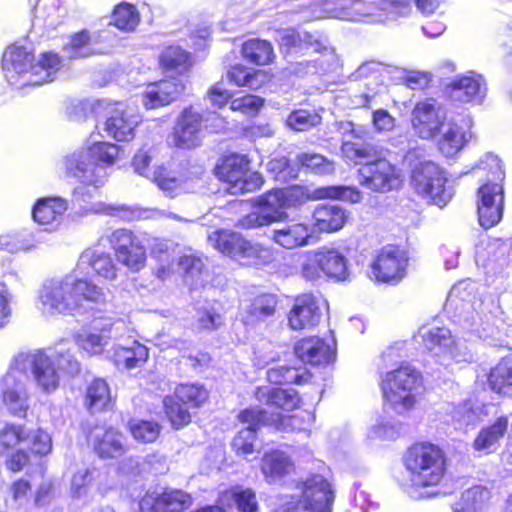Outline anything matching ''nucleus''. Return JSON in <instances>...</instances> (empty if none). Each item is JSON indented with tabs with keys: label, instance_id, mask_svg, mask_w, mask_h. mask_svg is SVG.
I'll use <instances>...</instances> for the list:
<instances>
[{
	"label": "nucleus",
	"instance_id": "1",
	"mask_svg": "<svg viewBox=\"0 0 512 512\" xmlns=\"http://www.w3.org/2000/svg\"><path fill=\"white\" fill-rule=\"evenodd\" d=\"M90 304L103 306L106 313L115 312L103 288L74 272L45 279L37 292V307L45 316L84 315L92 308Z\"/></svg>",
	"mask_w": 512,
	"mask_h": 512
},
{
	"label": "nucleus",
	"instance_id": "2",
	"mask_svg": "<svg viewBox=\"0 0 512 512\" xmlns=\"http://www.w3.org/2000/svg\"><path fill=\"white\" fill-rule=\"evenodd\" d=\"M417 10L424 16L433 14L439 0H413ZM411 0H325L301 11V21L321 18H336L347 21H383L380 10L390 9L403 15L409 10Z\"/></svg>",
	"mask_w": 512,
	"mask_h": 512
},
{
	"label": "nucleus",
	"instance_id": "3",
	"mask_svg": "<svg viewBox=\"0 0 512 512\" xmlns=\"http://www.w3.org/2000/svg\"><path fill=\"white\" fill-rule=\"evenodd\" d=\"M119 151L118 145L90 138L83 146L61 159L59 169L80 183L73 190L75 197L83 201L92 198L90 187L96 190L104 185L105 167L116 162Z\"/></svg>",
	"mask_w": 512,
	"mask_h": 512
},
{
	"label": "nucleus",
	"instance_id": "4",
	"mask_svg": "<svg viewBox=\"0 0 512 512\" xmlns=\"http://www.w3.org/2000/svg\"><path fill=\"white\" fill-rule=\"evenodd\" d=\"M404 487L414 499L428 498V488L438 486L446 474L444 451L431 443H416L403 456Z\"/></svg>",
	"mask_w": 512,
	"mask_h": 512
},
{
	"label": "nucleus",
	"instance_id": "5",
	"mask_svg": "<svg viewBox=\"0 0 512 512\" xmlns=\"http://www.w3.org/2000/svg\"><path fill=\"white\" fill-rule=\"evenodd\" d=\"M14 369L26 375L31 372L36 386L44 393L56 391L60 385L58 369L73 376L79 373L80 364L75 357L63 348L48 354L43 350L20 352L12 359Z\"/></svg>",
	"mask_w": 512,
	"mask_h": 512
},
{
	"label": "nucleus",
	"instance_id": "6",
	"mask_svg": "<svg viewBox=\"0 0 512 512\" xmlns=\"http://www.w3.org/2000/svg\"><path fill=\"white\" fill-rule=\"evenodd\" d=\"M472 170L486 172V181L477 191V213L479 224L488 229L498 224L503 216L504 188L502 182L505 173L501 160L492 154L485 155Z\"/></svg>",
	"mask_w": 512,
	"mask_h": 512
},
{
	"label": "nucleus",
	"instance_id": "7",
	"mask_svg": "<svg viewBox=\"0 0 512 512\" xmlns=\"http://www.w3.org/2000/svg\"><path fill=\"white\" fill-rule=\"evenodd\" d=\"M34 57L23 47H9L2 59V66L9 80L13 79V74L26 75L27 84L40 85L53 81L54 75L61 67V59L52 52L43 53L39 60L32 64Z\"/></svg>",
	"mask_w": 512,
	"mask_h": 512
},
{
	"label": "nucleus",
	"instance_id": "8",
	"mask_svg": "<svg viewBox=\"0 0 512 512\" xmlns=\"http://www.w3.org/2000/svg\"><path fill=\"white\" fill-rule=\"evenodd\" d=\"M423 389L421 373L410 365H403L387 372L382 381L384 399L398 414H404L414 408Z\"/></svg>",
	"mask_w": 512,
	"mask_h": 512
},
{
	"label": "nucleus",
	"instance_id": "9",
	"mask_svg": "<svg viewBox=\"0 0 512 512\" xmlns=\"http://www.w3.org/2000/svg\"><path fill=\"white\" fill-rule=\"evenodd\" d=\"M300 275L306 281L316 282L323 276L345 281L349 277V261L342 251L322 246L301 254Z\"/></svg>",
	"mask_w": 512,
	"mask_h": 512
},
{
	"label": "nucleus",
	"instance_id": "10",
	"mask_svg": "<svg viewBox=\"0 0 512 512\" xmlns=\"http://www.w3.org/2000/svg\"><path fill=\"white\" fill-rule=\"evenodd\" d=\"M334 493L328 481L315 475L304 482L301 495L292 496L290 501L272 512H330Z\"/></svg>",
	"mask_w": 512,
	"mask_h": 512
},
{
	"label": "nucleus",
	"instance_id": "11",
	"mask_svg": "<svg viewBox=\"0 0 512 512\" xmlns=\"http://www.w3.org/2000/svg\"><path fill=\"white\" fill-rule=\"evenodd\" d=\"M157 154L154 146L145 145L139 149L133 157L132 166L134 171L151 180L168 197L174 198L187 191L184 179L176 177L163 165L150 167L151 162Z\"/></svg>",
	"mask_w": 512,
	"mask_h": 512
},
{
	"label": "nucleus",
	"instance_id": "12",
	"mask_svg": "<svg viewBox=\"0 0 512 512\" xmlns=\"http://www.w3.org/2000/svg\"><path fill=\"white\" fill-rule=\"evenodd\" d=\"M446 182L445 173L432 161L419 162L412 169L411 185L415 192L439 207L452 198Z\"/></svg>",
	"mask_w": 512,
	"mask_h": 512
},
{
	"label": "nucleus",
	"instance_id": "13",
	"mask_svg": "<svg viewBox=\"0 0 512 512\" xmlns=\"http://www.w3.org/2000/svg\"><path fill=\"white\" fill-rule=\"evenodd\" d=\"M248 166L246 156L233 154L225 157L216 167V174L230 185L228 190L231 193L252 192L262 186L263 178L258 172H249Z\"/></svg>",
	"mask_w": 512,
	"mask_h": 512
},
{
	"label": "nucleus",
	"instance_id": "14",
	"mask_svg": "<svg viewBox=\"0 0 512 512\" xmlns=\"http://www.w3.org/2000/svg\"><path fill=\"white\" fill-rule=\"evenodd\" d=\"M407 252L397 246L383 247L371 264V277L377 282L398 283L406 275Z\"/></svg>",
	"mask_w": 512,
	"mask_h": 512
},
{
	"label": "nucleus",
	"instance_id": "15",
	"mask_svg": "<svg viewBox=\"0 0 512 512\" xmlns=\"http://www.w3.org/2000/svg\"><path fill=\"white\" fill-rule=\"evenodd\" d=\"M359 182L367 189L387 192L400 183V170L385 158L378 156L359 169Z\"/></svg>",
	"mask_w": 512,
	"mask_h": 512
},
{
	"label": "nucleus",
	"instance_id": "16",
	"mask_svg": "<svg viewBox=\"0 0 512 512\" xmlns=\"http://www.w3.org/2000/svg\"><path fill=\"white\" fill-rule=\"evenodd\" d=\"M26 375L14 369L11 361L7 373L0 379V395L8 411L17 417H25L29 409Z\"/></svg>",
	"mask_w": 512,
	"mask_h": 512
},
{
	"label": "nucleus",
	"instance_id": "17",
	"mask_svg": "<svg viewBox=\"0 0 512 512\" xmlns=\"http://www.w3.org/2000/svg\"><path fill=\"white\" fill-rule=\"evenodd\" d=\"M447 119L445 108L434 99L418 102L411 123L415 133L422 139H432L439 134Z\"/></svg>",
	"mask_w": 512,
	"mask_h": 512
},
{
	"label": "nucleus",
	"instance_id": "18",
	"mask_svg": "<svg viewBox=\"0 0 512 512\" xmlns=\"http://www.w3.org/2000/svg\"><path fill=\"white\" fill-rule=\"evenodd\" d=\"M109 241L117 260L124 266L132 271H139L145 266L146 250L138 237L130 230L117 229L113 231Z\"/></svg>",
	"mask_w": 512,
	"mask_h": 512
},
{
	"label": "nucleus",
	"instance_id": "19",
	"mask_svg": "<svg viewBox=\"0 0 512 512\" xmlns=\"http://www.w3.org/2000/svg\"><path fill=\"white\" fill-rule=\"evenodd\" d=\"M140 122L141 117L134 108L116 103L108 113L103 130L116 141H129L134 138V131Z\"/></svg>",
	"mask_w": 512,
	"mask_h": 512
},
{
	"label": "nucleus",
	"instance_id": "20",
	"mask_svg": "<svg viewBox=\"0 0 512 512\" xmlns=\"http://www.w3.org/2000/svg\"><path fill=\"white\" fill-rule=\"evenodd\" d=\"M204 114L193 106L185 108L177 119L172 142L178 148H194L202 140L204 131Z\"/></svg>",
	"mask_w": 512,
	"mask_h": 512
},
{
	"label": "nucleus",
	"instance_id": "21",
	"mask_svg": "<svg viewBox=\"0 0 512 512\" xmlns=\"http://www.w3.org/2000/svg\"><path fill=\"white\" fill-rule=\"evenodd\" d=\"M323 301L313 294L296 297L288 313V325L292 330L311 329L320 323Z\"/></svg>",
	"mask_w": 512,
	"mask_h": 512
},
{
	"label": "nucleus",
	"instance_id": "22",
	"mask_svg": "<svg viewBox=\"0 0 512 512\" xmlns=\"http://www.w3.org/2000/svg\"><path fill=\"white\" fill-rule=\"evenodd\" d=\"M88 443L101 458H117L126 451L125 437L111 426L95 425L87 435Z\"/></svg>",
	"mask_w": 512,
	"mask_h": 512
},
{
	"label": "nucleus",
	"instance_id": "23",
	"mask_svg": "<svg viewBox=\"0 0 512 512\" xmlns=\"http://www.w3.org/2000/svg\"><path fill=\"white\" fill-rule=\"evenodd\" d=\"M424 346L435 356H444L457 362L466 360L459 343L455 342L449 329L445 327H423L419 331Z\"/></svg>",
	"mask_w": 512,
	"mask_h": 512
},
{
	"label": "nucleus",
	"instance_id": "24",
	"mask_svg": "<svg viewBox=\"0 0 512 512\" xmlns=\"http://www.w3.org/2000/svg\"><path fill=\"white\" fill-rule=\"evenodd\" d=\"M187 81L183 78L163 79L147 85L142 102L146 109H156L169 105L186 89Z\"/></svg>",
	"mask_w": 512,
	"mask_h": 512
},
{
	"label": "nucleus",
	"instance_id": "25",
	"mask_svg": "<svg viewBox=\"0 0 512 512\" xmlns=\"http://www.w3.org/2000/svg\"><path fill=\"white\" fill-rule=\"evenodd\" d=\"M238 419L241 423L247 424V427L240 430L234 437L232 446L237 454L247 456L254 452L257 429L260 425H266V410L246 409L238 415Z\"/></svg>",
	"mask_w": 512,
	"mask_h": 512
},
{
	"label": "nucleus",
	"instance_id": "26",
	"mask_svg": "<svg viewBox=\"0 0 512 512\" xmlns=\"http://www.w3.org/2000/svg\"><path fill=\"white\" fill-rule=\"evenodd\" d=\"M192 505L189 494L182 490H167L161 494H146L140 501L141 512H183Z\"/></svg>",
	"mask_w": 512,
	"mask_h": 512
},
{
	"label": "nucleus",
	"instance_id": "27",
	"mask_svg": "<svg viewBox=\"0 0 512 512\" xmlns=\"http://www.w3.org/2000/svg\"><path fill=\"white\" fill-rule=\"evenodd\" d=\"M271 239L285 249L305 247L314 242V229L307 223H286L272 230Z\"/></svg>",
	"mask_w": 512,
	"mask_h": 512
},
{
	"label": "nucleus",
	"instance_id": "28",
	"mask_svg": "<svg viewBox=\"0 0 512 512\" xmlns=\"http://www.w3.org/2000/svg\"><path fill=\"white\" fill-rule=\"evenodd\" d=\"M509 427L507 416L498 417L493 423L482 427L472 442V449L479 455H489L496 452Z\"/></svg>",
	"mask_w": 512,
	"mask_h": 512
},
{
	"label": "nucleus",
	"instance_id": "29",
	"mask_svg": "<svg viewBox=\"0 0 512 512\" xmlns=\"http://www.w3.org/2000/svg\"><path fill=\"white\" fill-rule=\"evenodd\" d=\"M296 357L311 366L329 364L334 358L333 347L319 337H308L298 341L294 347Z\"/></svg>",
	"mask_w": 512,
	"mask_h": 512
},
{
	"label": "nucleus",
	"instance_id": "30",
	"mask_svg": "<svg viewBox=\"0 0 512 512\" xmlns=\"http://www.w3.org/2000/svg\"><path fill=\"white\" fill-rule=\"evenodd\" d=\"M69 208V202L61 196L39 198L32 207V218L40 225L58 226Z\"/></svg>",
	"mask_w": 512,
	"mask_h": 512
},
{
	"label": "nucleus",
	"instance_id": "31",
	"mask_svg": "<svg viewBox=\"0 0 512 512\" xmlns=\"http://www.w3.org/2000/svg\"><path fill=\"white\" fill-rule=\"evenodd\" d=\"M451 97L459 102L480 103L486 95V83L483 77L474 72L460 76L450 84Z\"/></svg>",
	"mask_w": 512,
	"mask_h": 512
},
{
	"label": "nucleus",
	"instance_id": "32",
	"mask_svg": "<svg viewBox=\"0 0 512 512\" xmlns=\"http://www.w3.org/2000/svg\"><path fill=\"white\" fill-rule=\"evenodd\" d=\"M275 39L279 43L280 49L283 53L289 54L292 52L318 53L326 47L309 33L301 35L294 29H280L275 33Z\"/></svg>",
	"mask_w": 512,
	"mask_h": 512
},
{
	"label": "nucleus",
	"instance_id": "33",
	"mask_svg": "<svg viewBox=\"0 0 512 512\" xmlns=\"http://www.w3.org/2000/svg\"><path fill=\"white\" fill-rule=\"evenodd\" d=\"M298 194V190H271L253 200L254 208L259 209L264 214L272 218V223L279 220L282 216V210L291 206V201Z\"/></svg>",
	"mask_w": 512,
	"mask_h": 512
},
{
	"label": "nucleus",
	"instance_id": "34",
	"mask_svg": "<svg viewBox=\"0 0 512 512\" xmlns=\"http://www.w3.org/2000/svg\"><path fill=\"white\" fill-rule=\"evenodd\" d=\"M348 212L336 204L318 205L313 212V229L319 232H335L343 228Z\"/></svg>",
	"mask_w": 512,
	"mask_h": 512
},
{
	"label": "nucleus",
	"instance_id": "35",
	"mask_svg": "<svg viewBox=\"0 0 512 512\" xmlns=\"http://www.w3.org/2000/svg\"><path fill=\"white\" fill-rule=\"evenodd\" d=\"M90 266L94 272L107 281H114L118 276V267L111 255L104 251L88 248L82 252L78 260V267Z\"/></svg>",
	"mask_w": 512,
	"mask_h": 512
},
{
	"label": "nucleus",
	"instance_id": "36",
	"mask_svg": "<svg viewBox=\"0 0 512 512\" xmlns=\"http://www.w3.org/2000/svg\"><path fill=\"white\" fill-rule=\"evenodd\" d=\"M261 471L269 483H274L292 473L294 463L285 452L272 450L263 455Z\"/></svg>",
	"mask_w": 512,
	"mask_h": 512
},
{
	"label": "nucleus",
	"instance_id": "37",
	"mask_svg": "<svg viewBox=\"0 0 512 512\" xmlns=\"http://www.w3.org/2000/svg\"><path fill=\"white\" fill-rule=\"evenodd\" d=\"M255 397L259 402L269 407L281 408L283 411H291L298 407L300 399L294 389L273 388L270 386L258 387Z\"/></svg>",
	"mask_w": 512,
	"mask_h": 512
},
{
	"label": "nucleus",
	"instance_id": "38",
	"mask_svg": "<svg viewBox=\"0 0 512 512\" xmlns=\"http://www.w3.org/2000/svg\"><path fill=\"white\" fill-rule=\"evenodd\" d=\"M175 244L169 240L156 239L151 246V256L156 260L155 275L161 280L176 271Z\"/></svg>",
	"mask_w": 512,
	"mask_h": 512
},
{
	"label": "nucleus",
	"instance_id": "39",
	"mask_svg": "<svg viewBox=\"0 0 512 512\" xmlns=\"http://www.w3.org/2000/svg\"><path fill=\"white\" fill-rule=\"evenodd\" d=\"M471 134L463 126L449 122L438 140V149L445 157H453L467 144Z\"/></svg>",
	"mask_w": 512,
	"mask_h": 512
},
{
	"label": "nucleus",
	"instance_id": "40",
	"mask_svg": "<svg viewBox=\"0 0 512 512\" xmlns=\"http://www.w3.org/2000/svg\"><path fill=\"white\" fill-rule=\"evenodd\" d=\"M246 241L241 234L229 230H217L208 236L210 245L236 261L241 255Z\"/></svg>",
	"mask_w": 512,
	"mask_h": 512
},
{
	"label": "nucleus",
	"instance_id": "41",
	"mask_svg": "<svg viewBox=\"0 0 512 512\" xmlns=\"http://www.w3.org/2000/svg\"><path fill=\"white\" fill-rule=\"evenodd\" d=\"M148 355L147 347L134 340L130 346H116L113 359L118 367L134 369L144 364L148 359Z\"/></svg>",
	"mask_w": 512,
	"mask_h": 512
},
{
	"label": "nucleus",
	"instance_id": "42",
	"mask_svg": "<svg viewBox=\"0 0 512 512\" xmlns=\"http://www.w3.org/2000/svg\"><path fill=\"white\" fill-rule=\"evenodd\" d=\"M490 491L483 486H473L465 490L455 504L454 512H486Z\"/></svg>",
	"mask_w": 512,
	"mask_h": 512
},
{
	"label": "nucleus",
	"instance_id": "43",
	"mask_svg": "<svg viewBox=\"0 0 512 512\" xmlns=\"http://www.w3.org/2000/svg\"><path fill=\"white\" fill-rule=\"evenodd\" d=\"M111 392L104 379H94L87 387L85 405L90 412H100L109 407Z\"/></svg>",
	"mask_w": 512,
	"mask_h": 512
},
{
	"label": "nucleus",
	"instance_id": "44",
	"mask_svg": "<svg viewBox=\"0 0 512 512\" xmlns=\"http://www.w3.org/2000/svg\"><path fill=\"white\" fill-rule=\"evenodd\" d=\"M275 257L276 252L273 247L247 240L237 261L243 265L260 266L270 264Z\"/></svg>",
	"mask_w": 512,
	"mask_h": 512
},
{
	"label": "nucleus",
	"instance_id": "45",
	"mask_svg": "<svg viewBox=\"0 0 512 512\" xmlns=\"http://www.w3.org/2000/svg\"><path fill=\"white\" fill-rule=\"evenodd\" d=\"M266 420V425H272L279 431H306L308 424L313 421V416L307 412L301 416L271 412L268 417V411H266Z\"/></svg>",
	"mask_w": 512,
	"mask_h": 512
},
{
	"label": "nucleus",
	"instance_id": "46",
	"mask_svg": "<svg viewBox=\"0 0 512 512\" xmlns=\"http://www.w3.org/2000/svg\"><path fill=\"white\" fill-rule=\"evenodd\" d=\"M277 299L274 295L264 294L253 299L245 308L244 321L254 323L264 320L275 313Z\"/></svg>",
	"mask_w": 512,
	"mask_h": 512
},
{
	"label": "nucleus",
	"instance_id": "47",
	"mask_svg": "<svg viewBox=\"0 0 512 512\" xmlns=\"http://www.w3.org/2000/svg\"><path fill=\"white\" fill-rule=\"evenodd\" d=\"M341 152L348 162L355 164L364 162L365 164L381 156L382 149L373 144H357L345 141L342 143Z\"/></svg>",
	"mask_w": 512,
	"mask_h": 512
},
{
	"label": "nucleus",
	"instance_id": "48",
	"mask_svg": "<svg viewBox=\"0 0 512 512\" xmlns=\"http://www.w3.org/2000/svg\"><path fill=\"white\" fill-rule=\"evenodd\" d=\"M140 22L138 9L130 3L118 4L112 13L111 23L121 31L133 32Z\"/></svg>",
	"mask_w": 512,
	"mask_h": 512
},
{
	"label": "nucleus",
	"instance_id": "49",
	"mask_svg": "<svg viewBox=\"0 0 512 512\" xmlns=\"http://www.w3.org/2000/svg\"><path fill=\"white\" fill-rule=\"evenodd\" d=\"M243 57L257 65H266L274 57L273 47L270 42L259 39L246 41L242 46Z\"/></svg>",
	"mask_w": 512,
	"mask_h": 512
},
{
	"label": "nucleus",
	"instance_id": "50",
	"mask_svg": "<svg viewBox=\"0 0 512 512\" xmlns=\"http://www.w3.org/2000/svg\"><path fill=\"white\" fill-rule=\"evenodd\" d=\"M29 432L24 426L6 424L0 430V454L5 455L17 446L27 443Z\"/></svg>",
	"mask_w": 512,
	"mask_h": 512
},
{
	"label": "nucleus",
	"instance_id": "51",
	"mask_svg": "<svg viewBox=\"0 0 512 512\" xmlns=\"http://www.w3.org/2000/svg\"><path fill=\"white\" fill-rule=\"evenodd\" d=\"M160 63L167 71H175L178 74H183L190 67L188 53L175 46H170L162 52Z\"/></svg>",
	"mask_w": 512,
	"mask_h": 512
},
{
	"label": "nucleus",
	"instance_id": "52",
	"mask_svg": "<svg viewBox=\"0 0 512 512\" xmlns=\"http://www.w3.org/2000/svg\"><path fill=\"white\" fill-rule=\"evenodd\" d=\"M316 199H338L350 203H359L362 199L361 192L350 186H327L316 189L313 192Z\"/></svg>",
	"mask_w": 512,
	"mask_h": 512
},
{
	"label": "nucleus",
	"instance_id": "53",
	"mask_svg": "<svg viewBox=\"0 0 512 512\" xmlns=\"http://www.w3.org/2000/svg\"><path fill=\"white\" fill-rule=\"evenodd\" d=\"M310 375L306 372L301 373L299 369L287 366L272 367L267 371V378L271 383H295L303 384L308 381Z\"/></svg>",
	"mask_w": 512,
	"mask_h": 512
},
{
	"label": "nucleus",
	"instance_id": "54",
	"mask_svg": "<svg viewBox=\"0 0 512 512\" xmlns=\"http://www.w3.org/2000/svg\"><path fill=\"white\" fill-rule=\"evenodd\" d=\"M175 398L192 407L201 406L208 398L207 390L196 384H181L175 390Z\"/></svg>",
	"mask_w": 512,
	"mask_h": 512
},
{
	"label": "nucleus",
	"instance_id": "55",
	"mask_svg": "<svg viewBox=\"0 0 512 512\" xmlns=\"http://www.w3.org/2000/svg\"><path fill=\"white\" fill-rule=\"evenodd\" d=\"M204 270L203 260L195 255H185L178 259L176 271L186 278V281L197 284Z\"/></svg>",
	"mask_w": 512,
	"mask_h": 512
},
{
	"label": "nucleus",
	"instance_id": "56",
	"mask_svg": "<svg viewBox=\"0 0 512 512\" xmlns=\"http://www.w3.org/2000/svg\"><path fill=\"white\" fill-rule=\"evenodd\" d=\"M165 413L172 427L180 429L191 421V415L176 398L167 396L163 400Z\"/></svg>",
	"mask_w": 512,
	"mask_h": 512
},
{
	"label": "nucleus",
	"instance_id": "57",
	"mask_svg": "<svg viewBox=\"0 0 512 512\" xmlns=\"http://www.w3.org/2000/svg\"><path fill=\"white\" fill-rule=\"evenodd\" d=\"M129 428L134 439L143 443L154 442L160 434V425L155 421L132 420Z\"/></svg>",
	"mask_w": 512,
	"mask_h": 512
},
{
	"label": "nucleus",
	"instance_id": "58",
	"mask_svg": "<svg viewBox=\"0 0 512 512\" xmlns=\"http://www.w3.org/2000/svg\"><path fill=\"white\" fill-rule=\"evenodd\" d=\"M64 52L71 59L93 55L95 51L91 46L88 32L82 31L72 36L69 44L64 47Z\"/></svg>",
	"mask_w": 512,
	"mask_h": 512
},
{
	"label": "nucleus",
	"instance_id": "59",
	"mask_svg": "<svg viewBox=\"0 0 512 512\" xmlns=\"http://www.w3.org/2000/svg\"><path fill=\"white\" fill-rule=\"evenodd\" d=\"M111 330L102 329V334L98 333H82L77 337L78 346L90 355H96L103 352L104 347L108 343V335Z\"/></svg>",
	"mask_w": 512,
	"mask_h": 512
},
{
	"label": "nucleus",
	"instance_id": "60",
	"mask_svg": "<svg viewBox=\"0 0 512 512\" xmlns=\"http://www.w3.org/2000/svg\"><path fill=\"white\" fill-rule=\"evenodd\" d=\"M297 160L303 167L320 175L332 174L335 169L333 162L316 153H301L297 155Z\"/></svg>",
	"mask_w": 512,
	"mask_h": 512
},
{
	"label": "nucleus",
	"instance_id": "61",
	"mask_svg": "<svg viewBox=\"0 0 512 512\" xmlns=\"http://www.w3.org/2000/svg\"><path fill=\"white\" fill-rule=\"evenodd\" d=\"M231 499L241 512H256L258 502L256 493L250 488L235 487L230 491Z\"/></svg>",
	"mask_w": 512,
	"mask_h": 512
},
{
	"label": "nucleus",
	"instance_id": "62",
	"mask_svg": "<svg viewBox=\"0 0 512 512\" xmlns=\"http://www.w3.org/2000/svg\"><path fill=\"white\" fill-rule=\"evenodd\" d=\"M488 382L492 390L501 393L503 387L512 385V364L502 362L490 372Z\"/></svg>",
	"mask_w": 512,
	"mask_h": 512
},
{
	"label": "nucleus",
	"instance_id": "63",
	"mask_svg": "<svg viewBox=\"0 0 512 512\" xmlns=\"http://www.w3.org/2000/svg\"><path fill=\"white\" fill-rule=\"evenodd\" d=\"M223 323V317L213 307H205L197 312L195 327L198 330H215Z\"/></svg>",
	"mask_w": 512,
	"mask_h": 512
},
{
	"label": "nucleus",
	"instance_id": "64",
	"mask_svg": "<svg viewBox=\"0 0 512 512\" xmlns=\"http://www.w3.org/2000/svg\"><path fill=\"white\" fill-rule=\"evenodd\" d=\"M319 122L320 117L307 110L294 111L287 118L288 126L296 131L307 130L310 127L317 125Z\"/></svg>",
	"mask_w": 512,
	"mask_h": 512
}]
</instances>
